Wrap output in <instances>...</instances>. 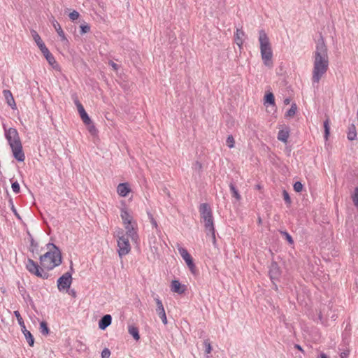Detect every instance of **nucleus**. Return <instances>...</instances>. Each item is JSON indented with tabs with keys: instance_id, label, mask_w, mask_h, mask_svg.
I'll return each instance as SVG.
<instances>
[{
	"instance_id": "1",
	"label": "nucleus",
	"mask_w": 358,
	"mask_h": 358,
	"mask_svg": "<svg viewBox=\"0 0 358 358\" xmlns=\"http://www.w3.org/2000/svg\"><path fill=\"white\" fill-rule=\"evenodd\" d=\"M49 251L40 257L41 266L33 259L29 258L26 263L28 271L42 279H48L49 273L45 269L50 271L62 264V252L60 249L54 243L47 244Z\"/></svg>"
},
{
	"instance_id": "2",
	"label": "nucleus",
	"mask_w": 358,
	"mask_h": 358,
	"mask_svg": "<svg viewBox=\"0 0 358 358\" xmlns=\"http://www.w3.org/2000/svg\"><path fill=\"white\" fill-rule=\"evenodd\" d=\"M329 69L328 49L321 36L317 41L313 55V83H318Z\"/></svg>"
},
{
	"instance_id": "3",
	"label": "nucleus",
	"mask_w": 358,
	"mask_h": 358,
	"mask_svg": "<svg viewBox=\"0 0 358 358\" xmlns=\"http://www.w3.org/2000/svg\"><path fill=\"white\" fill-rule=\"evenodd\" d=\"M3 129L5 137L11 148L14 158L20 162H24L25 156L17 130L13 127L6 129L4 125Z\"/></svg>"
},
{
	"instance_id": "4",
	"label": "nucleus",
	"mask_w": 358,
	"mask_h": 358,
	"mask_svg": "<svg viewBox=\"0 0 358 358\" xmlns=\"http://www.w3.org/2000/svg\"><path fill=\"white\" fill-rule=\"evenodd\" d=\"M259 41L263 63L266 66L271 68L273 66V51L269 38L263 29L259 31Z\"/></svg>"
},
{
	"instance_id": "5",
	"label": "nucleus",
	"mask_w": 358,
	"mask_h": 358,
	"mask_svg": "<svg viewBox=\"0 0 358 358\" xmlns=\"http://www.w3.org/2000/svg\"><path fill=\"white\" fill-rule=\"evenodd\" d=\"M201 218L203 220L207 235H210L213 244L216 242L215 231L213 224V212L210 205L207 203H201L199 208Z\"/></svg>"
},
{
	"instance_id": "6",
	"label": "nucleus",
	"mask_w": 358,
	"mask_h": 358,
	"mask_svg": "<svg viewBox=\"0 0 358 358\" xmlns=\"http://www.w3.org/2000/svg\"><path fill=\"white\" fill-rule=\"evenodd\" d=\"M117 247V252L120 258L129 254L131 250L129 239L123 234L122 231L118 234Z\"/></svg>"
},
{
	"instance_id": "7",
	"label": "nucleus",
	"mask_w": 358,
	"mask_h": 358,
	"mask_svg": "<svg viewBox=\"0 0 358 358\" xmlns=\"http://www.w3.org/2000/svg\"><path fill=\"white\" fill-rule=\"evenodd\" d=\"M72 283L71 272H66L57 280V288L59 291L69 289Z\"/></svg>"
},
{
	"instance_id": "8",
	"label": "nucleus",
	"mask_w": 358,
	"mask_h": 358,
	"mask_svg": "<svg viewBox=\"0 0 358 358\" xmlns=\"http://www.w3.org/2000/svg\"><path fill=\"white\" fill-rule=\"evenodd\" d=\"M178 252L180 255V256L185 261L189 270L192 272H194V270L195 268V265L193 262L192 257L189 254L188 251L185 248H182V247H178Z\"/></svg>"
},
{
	"instance_id": "9",
	"label": "nucleus",
	"mask_w": 358,
	"mask_h": 358,
	"mask_svg": "<svg viewBox=\"0 0 358 358\" xmlns=\"http://www.w3.org/2000/svg\"><path fill=\"white\" fill-rule=\"evenodd\" d=\"M269 276L272 281L278 280L281 275V270L278 263L273 262L269 267Z\"/></svg>"
},
{
	"instance_id": "10",
	"label": "nucleus",
	"mask_w": 358,
	"mask_h": 358,
	"mask_svg": "<svg viewBox=\"0 0 358 358\" xmlns=\"http://www.w3.org/2000/svg\"><path fill=\"white\" fill-rule=\"evenodd\" d=\"M136 224L135 222H134L133 223H130V224H124V227L126 229V235L125 236L127 238L130 237L131 238V240L134 241H136L138 238L137 231L136 230Z\"/></svg>"
},
{
	"instance_id": "11",
	"label": "nucleus",
	"mask_w": 358,
	"mask_h": 358,
	"mask_svg": "<svg viewBox=\"0 0 358 358\" xmlns=\"http://www.w3.org/2000/svg\"><path fill=\"white\" fill-rule=\"evenodd\" d=\"M41 47L43 48L41 52L49 64L51 65L54 69L57 68L58 66V64L57 63L54 56L50 53L47 47Z\"/></svg>"
},
{
	"instance_id": "12",
	"label": "nucleus",
	"mask_w": 358,
	"mask_h": 358,
	"mask_svg": "<svg viewBox=\"0 0 358 358\" xmlns=\"http://www.w3.org/2000/svg\"><path fill=\"white\" fill-rule=\"evenodd\" d=\"M245 32L242 29H236V31L234 34V41L237 45L241 48L244 42Z\"/></svg>"
},
{
	"instance_id": "13",
	"label": "nucleus",
	"mask_w": 358,
	"mask_h": 358,
	"mask_svg": "<svg viewBox=\"0 0 358 358\" xmlns=\"http://www.w3.org/2000/svg\"><path fill=\"white\" fill-rule=\"evenodd\" d=\"M117 192L120 196L125 197L131 192V189L127 182L120 183L117 185Z\"/></svg>"
},
{
	"instance_id": "14",
	"label": "nucleus",
	"mask_w": 358,
	"mask_h": 358,
	"mask_svg": "<svg viewBox=\"0 0 358 358\" xmlns=\"http://www.w3.org/2000/svg\"><path fill=\"white\" fill-rule=\"evenodd\" d=\"M112 322V317L110 315H103L99 321V327L101 330L106 329Z\"/></svg>"
},
{
	"instance_id": "15",
	"label": "nucleus",
	"mask_w": 358,
	"mask_h": 358,
	"mask_svg": "<svg viewBox=\"0 0 358 358\" xmlns=\"http://www.w3.org/2000/svg\"><path fill=\"white\" fill-rule=\"evenodd\" d=\"M171 289L172 292L178 294H183L185 291V286L182 285L177 280H173L171 282Z\"/></svg>"
},
{
	"instance_id": "16",
	"label": "nucleus",
	"mask_w": 358,
	"mask_h": 358,
	"mask_svg": "<svg viewBox=\"0 0 358 358\" xmlns=\"http://www.w3.org/2000/svg\"><path fill=\"white\" fill-rule=\"evenodd\" d=\"M5 99L6 100V103L9 106L11 107L12 109L16 108V103L15 102L14 98L11 92L8 90H4L3 91Z\"/></svg>"
},
{
	"instance_id": "17",
	"label": "nucleus",
	"mask_w": 358,
	"mask_h": 358,
	"mask_svg": "<svg viewBox=\"0 0 358 358\" xmlns=\"http://www.w3.org/2000/svg\"><path fill=\"white\" fill-rule=\"evenodd\" d=\"M78 111L80 116L85 124H89L92 123V120L90 118V117L88 116L87 113H86L83 106H78Z\"/></svg>"
},
{
	"instance_id": "18",
	"label": "nucleus",
	"mask_w": 358,
	"mask_h": 358,
	"mask_svg": "<svg viewBox=\"0 0 358 358\" xmlns=\"http://www.w3.org/2000/svg\"><path fill=\"white\" fill-rule=\"evenodd\" d=\"M347 137L349 141H354L357 138V130L354 124H351L348 127Z\"/></svg>"
},
{
	"instance_id": "19",
	"label": "nucleus",
	"mask_w": 358,
	"mask_h": 358,
	"mask_svg": "<svg viewBox=\"0 0 358 358\" xmlns=\"http://www.w3.org/2000/svg\"><path fill=\"white\" fill-rule=\"evenodd\" d=\"M289 136V130L288 128L281 129L278 131V139L283 143H287Z\"/></svg>"
},
{
	"instance_id": "20",
	"label": "nucleus",
	"mask_w": 358,
	"mask_h": 358,
	"mask_svg": "<svg viewBox=\"0 0 358 358\" xmlns=\"http://www.w3.org/2000/svg\"><path fill=\"white\" fill-rule=\"evenodd\" d=\"M121 217L123 221L124 224L133 223V219L132 217L129 215L128 211L125 209H122L121 210Z\"/></svg>"
},
{
	"instance_id": "21",
	"label": "nucleus",
	"mask_w": 358,
	"mask_h": 358,
	"mask_svg": "<svg viewBox=\"0 0 358 358\" xmlns=\"http://www.w3.org/2000/svg\"><path fill=\"white\" fill-rule=\"evenodd\" d=\"M52 25H53L54 28L55 29L56 31L57 32L58 35L61 37L62 41L66 40L65 34H64V31L62 30L59 23L57 20H53Z\"/></svg>"
},
{
	"instance_id": "22",
	"label": "nucleus",
	"mask_w": 358,
	"mask_h": 358,
	"mask_svg": "<svg viewBox=\"0 0 358 358\" xmlns=\"http://www.w3.org/2000/svg\"><path fill=\"white\" fill-rule=\"evenodd\" d=\"M22 331L24 334L29 345L32 347L34 344V338L32 334H31V332L27 330L25 326H24V329H22Z\"/></svg>"
},
{
	"instance_id": "23",
	"label": "nucleus",
	"mask_w": 358,
	"mask_h": 358,
	"mask_svg": "<svg viewBox=\"0 0 358 358\" xmlns=\"http://www.w3.org/2000/svg\"><path fill=\"white\" fill-rule=\"evenodd\" d=\"M32 36L34 38V40L36 43L37 45L38 46L39 49L41 50V51L43 49V48L41 46L46 47L45 43L41 40V36L38 35V34L36 31H32Z\"/></svg>"
},
{
	"instance_id": "24",
	"label": "nucleus",
	"mask_w": 358,
	"mask_h": 358,
	"mask_svg": "<svg viewBox=\"0 0 358 358\" xmlns=\"http://www.w3.org/2000/svg\"><path fill=\"white\" fill-rule=\"evenodd\" d=\"M229 189L232 194V196L234 197L236 199V201H240L241 199V196L234 183L231 182L229 184Z\"/></svg>"
},
{
	"instance_id": "25",
	"label": "nucleus",
	"mask_w": 358,
	"mask_h": 358,
	"mask_svg": "<svg viewBox=\"0 0 358 358\" xmlns=\"http://www.w3.org/2000/svg\"><path fill=\"white\" fill-rule=\"evenodd\" d=\"M264 105L269 104L275 106V97L272 92H268L264 96Z\"/></svg>"
},
{
	"instance_id": "26",
	"label": "nucleus",
	"mask_w": 358,
	"mask_h": 358,
	"mask_svg": "<svg viewBox=\"0 0 358 358\" xmlns=\"http://www.w3.org/2000/svg\"><path fill=\"white\" fill-rule=\"evenodd\" d=\"M128 331L136 341H138L140 339L138 329L136 327L129 326Z\"/></svg>"
},
{
	"instance_id": "27",
	"label": "nucleus",
	"mask_w": 358,
	"mask_h": 358,
	"mask_svg": "<svg viewBox=\"0 0 358 358\" xmlns=\"http://www.w3.org/2000/svg\"><path fill=\"white\" fill-rule=\"evenodd\" d=\"M297 110V106L295 103H293L291 105V108L287 111L285 114V117H292L294 116Z\"/></svg>"
},
{
	"instance_id": "28",
	"label": "nucleus",
	"mask_w": 358,
	"mask_h": 358,
	"mask_svg": "<svg viewBox=\"0 0 358 358\" xmlns=\"http://www.w3.org/2000/svg\"><path fill=\"white\" fill-rule=\"evenodd\" d=\"M40 331L43 335L47 336L49 334L50 329L48 327L46 322L43 321L40 323Z\"/></svg>"
},
{
	"instance_id": "29",
	"label": "nucleus",
	"mask_w": 358,
	"mask_h": 358,
	"mask_svg": "<svg viewBox=\"0 0 358 358\" xmlns=\"http://www.w3.org/2000/svg\"><path fill=\"white\" fill-rule=\"evenodd\" d=\"M14 315L17 318L19 325L21 327L22 329H24L25 324L22 316L20 315V312L18 310H15L14 311Z\"/></svg>"
},
{
	"instance_id": "30",
	"label": "nucleus",
	"mask_w": 358,
	"mask_h": 358,
	"mask_svg": "<svg viewBox=\"0 0 358 358\" xmlns=\"http://www.w3.org/2000/svg\"><path fill=\"white\" fill-rule=\"evenodd\" d=\"M324 138H326V140H327L328 136H329V133H330V127H329V119H327L324 122Z\"/></svg>"
},
{
	"instance_id": "31",
	"label": "nucleus",
	"mask_w": 358,
	"mask_h": 358,
	"mask_svg": "<svg viewBox=\"0 0 358 358\" xmlns=\"http://www.w3.org/2000/svg\"><path fill=\"white\" fill-rule=\"evenodd\" d=\"M156 312L158 314V315L159 316V317L161 318L162 322L164 324H167V318H166L164 308L161 309L160 310H156Z\"/></svg>"
},
{
	"instance_id": "32",
	"label": "nucleus",
	"mask_w": 358,
	"mask_h": 358,
	"mask_svg": "<svg viewBox=\"0 0 358 358\" xmlns=\"http://www.w3.org/2000/svg\"><path fill=\"white\" fill-rule=\"evenodd\" d=\"M203 345L205 346V352L206 354L210 353L212 351V346H211L210 341L208 339H206L203 341Z\"/></svg>"
},
{
	"instance_id": "33",
	"label": "nucleus",
	"mask_w": 358,
	"mask_h": 358,
	"mask_svg": "<svg viewBox=\"0 0 358 358\" xmlns=\"http://www.w3.org/2000/svg\"><path fill=\"white\" fill-rule=\"evenodd\" d=\"M226 143H227V145L229 148H233L234 147L235 141H234V138L232 135L228 136Z\"/></svg>"
},
{
	"instance_id": "34",
	"label": "nucleus",
	"mask_w": 358,
	"mask_h": 358,
	"mask_svg": "<svg viewBox=\"0 0 358 358\" xmlns=\"http://www.w3.org/2000/svg\"><path fill=\"white\" fill-rule=\"evenodd\" d=\"M85 125L87 126V129L92 135H96L97 134V129L92 122Z\"/></svg>"
},
{
	"instance_id": "35",
	"label": "nucleus",
	"mask_w": 358,
	"mask_h": 358,
	"mask_svg": "<svg viewBox=\"0 0 358 358\" xmlns=\"http://www.w3.org/2000/svg\"><path fill=\"white\" fill-rule=\"evenodd\" d=\"M282 196H283V199H284L285 203L287 205H290L292 203L291 198L289 195V193L285 189H284L282 191Z\"/></svg>"
},
{
	"instance_id": "36",
	"label": "nucleus",
	"mask_w": 358,
	"mask_h": 358,
	"mask_svg": "<svg viewBox=\"0 0 358 358\" xmlns=\"http://www.w3.org/2000/svg\"><path fill=\"white\" fill-rule=\"evenodd\" d=\"M90 31V27L88 24H81L80 25V34H84L88 33Z\"/></svg>"
},
{
	"instance_id": "37",
	"label": "nucleus",
	"mask_w": 358,
	"mask_h": 358,
	"mask_svg": "<svg viewBox=\"0 0 358 358\" xmlns=\"http://www.w3.org/2000/svg\"><path fill=\"white\" fill-rule=\"evenodd\" d=\"M8 202H9V205L10 206L11 210L13 212V213L17 218L20 219V215L18 214L16 208H15L12 198L9 199Z\"/></svg>"
},
{
	"instance_id": "38",
	"label": "nucleus",
	"mask_w": 358,
	"mask_h": 358,
	"mask_svg": "<svg viewBox=\"0 0 358 358\" xmlns=\"http://www.w3.org/2000/svg\"><path fill=\"white\" fill-rule=\"evenodd\" d=\"M354 205L358 208V187H356L352 195Z\"/></svg>"
},
{
	"instance_id": "39",
	"label": "nucleus",
	"mask_w": 358,
	"mask_h": 358,
	"mask_svg": "<svg viewBox=\"0 0 358 358\" xmlns=\"http://www.w3.org/2000/svg\"><path fill=\"white\" fill-rule=\"evenodd\" d=\"M79 16H80L79 13L77 10H75L69 13V18L72 21H74V20L78 19Z\"/></svg>"
},
{
	"instance_id": "40",
	"label": "nucleus",
	"mask_w": 358,
	"mask_h": 358,
	"mask_svg": "<svg viewBox=\"0 0 358 358\" xmlns=\"http://www.w3.org/2000/svg\"><path fill=\"white\" fill-rule=\"evenodd\" d=\"M12 189L15 194H18L20 191V187L17 181L12 182Z\"/></svg>"
},
{
	"instance_id": "41",
	"label": "nucleus",
	"mask_w": 358,
	"mask_h": 358,
	"mask_svg": "<svg viewBox=\"0 0 358 358\" xmlns=\"http://www.w3.org/2000/svg\"><path fill=\"white\" fill-rule=\"evenodd\" d=\"M294 189L296 192H300L303 189V185L301 182L297 181L294 184Z\"/></svg>"
},
{
	"instance_id": "42",
	"label": "nucleus",
	"mask_w": 358,
	"mask_h": 358,
	"mask_svg": "<svg viewBox=\"0 0 358 358\" xmlns=\"http://www.w3.org/2000/svg\"><path fill=\"white\" fill-rule=\"evenodd\" d=\"M148 217L150 219V221L152 227H155L156 229H158L157 222L155 220V219L153 217V215L150 213H148Z\"/></svg>"
},
{
	"instance_id": "43",
	"label": "nucleus",
	"mask_w": 358,
	"mask_h": 358,
	"mask_svg": "<svg viewBox=\"0 0 358 358\" xmlns=\"http://www.w3.org/2000/svg\"><path fill=\"white\" fill-rule=\"evenodd\" d=\"M281 233L285 236L286 240L288 241L289 243L293 244V238L289 233H287V231H282Z\"/></svg>"
},
{
	"instance_id": "44",
	"label": "nucleus",
	"mask_w": 358,
	"mask_h": 358,
	"mask_svg": "<svg viewBox=\"0 0 358 358\" xmlns=\"http://www.w3.org/2000/svg\"><path fill=\"white\" fill-rule=\"evenodd\" d=\"M110 355V351L108 348H104L101 352V358H109Z\"/></svg>"
},
{
	"instance_id": "45",
	"label": "nucleus",
	"mask_w": 358,
	"mask_h": 358,
	"mask_svg": "<svg viewBox=\"0 0 358 358\" xmlns=\"http://www.w3.org/2000/svg\"><path fill=\"white\" fill-rule=\"evenodd\" d=\"M155 302H156V304H157L156 310H160L161 309L164 308V306H163V303H162V301L159 299H158V298L155 299Z\"/></svg>"
},
{
	"instance_id": "46",
	"label": "nucleus",
	"mask_w": 358,
	"mask_h": 358,
	"mask_svg": "<svg viewBox=\"0 0 358 358\" xmlns=\"http://www.w3.org/2000/svg\"><path fill=\"white\" fill-rule=\"evenodd\" d=\"M31 251L32 252H34V250H37V248H38V243L34 240V238L32 237H31Z\"/></svg>"
},
{
	"instance_id": "47",
	"label": "nucleus",
	"mask_w": 358,
	"mask_h": 358,
	"mask_svg": "<svg viewBox=\"0 0 358 358\" xmlns=\"http://www.w3.org/2000/svg\"><path fill=\"white\" fill-rule=\"evenodd\" d=\"M194 166L195 169L197 170L199 172L201 171L202 169V164L199 162H195Z\"/></svg>"
},
{
	"instance_id": "48",
	"label": "nucleus",
	"mask_w": 358,
	"mask_h": 358,
	"mask_svg": "<svg viewBox=\"0 0 358 358\" xmlns=\"http://www.w3.org/2000/svg\"><path fill=\"white\" fill-rule=\"evenodd\" d=\"M348 355H349V352H348V351H346V352H342L340 354V358H348Z\"/></svg>"
},
{
	"instance_id": "49",
	"label": "nucleus",
	"mask_w": 358,
	"mask_h": 358,
	"mask_svg": "<svg viewBox=\"0 0 358 358\" xmlns=\"http://www.w3.org/2000/svg\"><path fill=\"white\" fill-rule=\"evenodd\" d=\"M109 64L115 69V70H117L118 69V65L113 62V61H110L109 62Z\"/></svg>"
},
{
	"instance_id": "50",
	"label": "nucleus",
	"mask_w": 358,
	"mask_h": 358,
	"mask_svg": "<svg viewBox=\"0 0 358 358\" xmlns=\"http://www.w3.org/2000/svg\"><path fill=\"white\" fill-rule=\"evenodd\" d=\"M74 103H75V104H76V106L77 107V109H78V106H83L82 103L79 101V100L78 99H76L74 100Z\"/></svg>"
},
{
	"instance_id": "51",
	"label": "nucleus",
	"mask_w": 358,
	"mask_h": 358,
	"mask_svg": "<svg viewBox=\"0 0 358 358\" xmlns=\"http://www.w3.org/2000/svg\"><path fill=\"white\" fill-rule=\"evenodd\" d=\"M69 294H71L73 297H76V292L74 289H71L69 292Z\"/></svg>"
},
{
	"instance_id": "52",
	"label": "nucleus",
	"mask_w": 358,
	"mask_h": 358,
	"mask_svg": "<svg viewBox=\"0 0 358 358\" xmlns=\"http://www.w3.org/2000/svg\"><path fill=\"white\" fill-rule=\"evenodd\" d=\"M317 358H329V357L324 352H322Z\"/></svg>"
},
{
	"instance_id": "53",
	"label": "nucleus",
	"mask_w": 358,
	"mask_h": 358,
	"mask_svg": "<svg viewBox=\"0 0 358 358\" xmlns=\"http://www.w3.org/2000/svg\"><path fill=\"white\" fill-rule=\"evenodd\" d=\"M290 101H291V99H290L289 98H286V99H285V100H284V103H285V105H288V104H289V103H290Z\"/></svg>"
},
{
	"instance_id": "54",
	"label": "nucleus",
	"mask_w": 358,
	"mask_h": 358,
	"mask_svg": "<svg viewBox=\"0 0 358 358\" xmlns=\"http://www.w3.org/2000/svg\"><path fill=\"white\" fill-rule=\"evenodd\" d=\"M73 271V262H71L70 270L69 272H71L72 273Z\"/></svg>"
},
{
	"instance_id": "55",
	"label": "nucleus",
	"mask_w": 358,
	"mask_h": 358,
	"mask_svg": "<svg viewBox=\"0 0 358 358\" xmlns=\"http://www.w3.org/2000/svg\"><path fill=\"white\" fill-rule=\"evenodd\" d=\"M295 348H296V349H298V350H301V351H302V350H302V348H301V347L299 345H295Z\"/></svg>"
},
{
	"instance_id": "56",
	"label": "nucleus",
	"mask_w": 358,
	"mask_h": 358,
	"mask_svg": "<svg viewBox=\"0 0 358 358\" xmlns=\"http://www.w3.org/2000/svg\"><path fill=\"white\" fill-rule=\"evenodd\" d=\"M164 192L165 193H166V194H168V196H170L169 192V191H168L167 188H165V189H164Z\"/></svg>"
}]
</instances>
